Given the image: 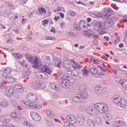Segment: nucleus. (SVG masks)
<instances>
[{"instance_id": "obj_1", "label": "nucleus", "mask_w": 127, "mask_h": 127, "mask_svg": "<svg viewBox=\"0 0 127 127\" xmlns=\"http://www.w3.org/2000/svg\"><path fill=\"white\" fill-rule=\"evenodd\" d=\"M114 22H115V17L111 18L109 19L108 22H106L105 23L101 21H98L95 23V28L97 31H99V34L100 35H103L106 33V27H112V26L114 25Z\"/></svg>"}, {"instance_id": "obj_2", "label": "nucleus", "mask_w": 127, "mask_h": 127, "mask_svg": "<svg viewBox=\"0 0 127 127\" xmlns=\"http://www.w3.org/2000/svg\"><path fill=\"white\" fill-rule=\"evenodd\" d=\"M89 98V94L87 91H84L80 93L75 94L72 98V101L74 103H85L87 98Z\"/></svg>"}, {"instance_id": "obj_3", "label": "nucleus", "mask_w": 127, "mask_h": 127, "mask_svg": "<svg viewBox=\"0 0 127 127\" xmlns=\"http://www.w3.org/2000/svg\"><path fill=\"white\" fill-rule=\"evenodd\" d=\"M94 107L100 114H106L107 111L109 110V106L104 103H96L94 105Z\"/></svg>"}, {"instance_id": "obj_4", "label": "nucleus", "mask_w": 127, "mask_h": 127, "mask_svg": "<svg viewBox=\"0 0 127 127\" xmlns=\"http://www.w3.org/2000/svg\"><path fill=\"white\" fill-rule=\"evenodd\" d=\"M26 59L32 64V67L33 68H40L42 64L37 57H32V56H27L26 57Z\"/></svg>"}, {"instance_id": "obj_5", "label": "nucleus", "mask_w": 127, "mask_h": 127, "mask_svg": "<svg viewBox=\"0 0 127 127\" xmlns=\"http://www.w3.org/2000/svg\"><path fill=\"white\" fill-rule=\"evenodd\" d=\"M85 112L88 114V115H90V116H94L96 117V116H98V114L99 112L98 110L95 108H93L91 106H88L85 108Z\"/></svg>"}, {"instance_id": "obj_6", "label": "nucleus", "mask_w": 127, "mask_h": 127, "mask_svg": "<svg viewBox=\"0 0 127 127\" xmlns=\"http://www.w3.org/2000/svg\"><path fill=\"white\" fill-rule=\"evenodd\" d=\"M76 122H77L79 126H80V127L83 126V125H85V123H86L85 116L82 114H78L76 116Z\"/></svg>"}, {"instance_id": "obj_7", "label": "nucleus", "mask_w": 127, "mask_h": 127, "mask_svg": "<svg viewBox=\"0 0 127 127\" xmlns=\"http://www.w3.org/2000/svg\"><path fill=\"white\" fill-rule=\"evenodd\" d=\"M26 98L29 102H31L32 103H35L37 102L38 100H39L38 96L35 94H33V93H29L26 95Z\"/></svg>"}, {"instance_id": "obj_8", "label": "nucleus", "mask_w": 127, "mask_h": 127, "mask_svg": "<svg viewBox=\"0 0 127 127\" xmlns=\"http://www.w3.org/2000/svg\"><path fill=\"white\" fill-rule=\"evenodd\" d=\"M65 120L66 121L65 122H67V123H77L76 117L73 115L68 114L66 115L65 117Z\"/></svg>"}, {"instance_id": "obj_9", "label": "nucleus", "mask_w": 127, "mask_h": 127, "mask_svg": "<svg viewBox=\"0 0 127 127\" xmlns=\"http://www.w3.org/2000/svg\"><path fill=\"white\" fill-rule=\"evenodd\" d=\"M127 127V123L124 121L118 120L114 123L111 127Z\"/></svg>"}, {"instance_id": "obj_10", "label": "nucleus", "mask_w": 127, "mask_h": 127, "mask_svg": "<svg viewBox=\"0 0 127 127\" xmlns=\"http://www.w3.org/2000/svg\"><path fill=\"white\" fill-rule=\"evenodd\" d=\"M13 93H14V90L13 87L11 86L7 87L5 90V94L8 98H11L13 95Z\"/></svg>"}, {"instance_id": "obj_11", "label": "nucleus", "mask_w": 127, "mask_h": 127, "mask_svg": "<svg viewBox=\"0 0 127 127\" xmlns=\"http://www.w3.org/2000/svg\"><path fill=\"white\" fill-rule=\"evenodd\" d=\"M21 115V113L17 109L15 110L14 112H11L10 114L11 118H13V119H16L17 121L20 120V117H18V116H20Z\"/></svg>"}, {"instance_id": "obj_12", "label": "nucleus", "mask_w": 127, "mask_h": 127, "mask_svg": "<svg viewBox=\"0 0 127 127\" xmlns=\"http://www.w3.org/2000/svg\"><path fill=\"white\" fill-rule=\"evenodd\" d=\"M70 62L71 63V69L73 70H79L82 68V65L76 63L73 60H71Z\"/></svg>"}, {"instance_id": "obj_13", "label": "nucleus", "mask_w": 127, "mask_h": 127, "mask_svg": "<svg viewBox=\"0 0 127 127\" xmlns=\"http://www.w3.org/2000/svg\"><path fill=\"white\" fill-rule=\"evenodd\" d=\"M30 116L35 122H39V121H41V117L36 112H31Z\"/></svg>"}, {"instance_id": "obj_14", "label": "nucleus", "mask_w": 127, "mask_h": 127, "mask_svg": "<svg viewBox=\"0 0 127 127\" xmlns=\"http://www.w3.org/2000/svg\"><path fill=\"white\" fill-rule=\"evenodd\" d=\"M69 84H70V81L64 78L61 79L60 85L63 88L66 89L69 86Z\"/></svg>"}, {"instance_id": "obj_15", "label": "nucleus", "mask_w": 127, "mask_h": 127, "mask_svg": "<svg viewBox=\"0 0 127 127\" xmlns=\"http://www.w3.org/2000/svg\"><path fill=\"white\" fill-rule=\"evenodd\" d=\"M33 87L34 89H38L39 87H41L42 88H46V83H43L41 84L39 81H36L33 83Z\"/></svg>"}, {"instance_id": "obj_16", "label": "nucleus", "mask_w": 127, "mask_h": 127, "mask_svg": "<svg viewBox=\"0 0 127 127\" xmlns=\"http://www.w3.org/2000/svg\"><path fill=\"white\" fill-rule=\"evenodd\" d=\"M21 105L22 106V107H23V108H24V109H33V107H32V104L27 102V101H23L21 103Z\"/></svg>"}, {"instance_id": "obj_17", "label": "nucleus", "mask_w": 127, "mask_h": 127, "mask_svg": "<svg viewBox=\"0 0 127 127\" xmlns=\"http://www.w3.org/2000/svg\"><path fill=\"white\" fill-rule=\"evenodd\" d=\"M41 69L42 72H43V73H46L49 75H50V74H51L52 71L50 69V67H49L48 66L46 65H43Z\"/></svg>"}, {"instance_id": "obj_18", "label": "nucleus", "mask_w": 127, "mask_h": 127, "mask_svg": "<svg viewBox=\"0 0 127 127\" xmlns=\"http://www.w3.org/2000/svg\"><path fill=\"white\" fill-rule=\"evenodd\" d=\"M127 101L125 98H121L120 101L118 104L119 107L120 108H122L123 109H125L127 107Z\"/></svg>"}, {"instance_id": "obj_19", "label": "nucleus", "mask_w": 127, "mask_h": 127, "mask_svg": "<svg viewBox=\"0 0 127 127\" xmlns=\"http://www.w3.org/2000/svg\"><path fill=\"white\" fill-rule=\"evenodd\" d=\"M95 91L97 95H102L103 92H104V87L101 86V85H97L95 88Z\"/></svg>"}, {"instance_id": "obj_20", "label": "nucleus", "mask_w": 127, "mask_h": 127, "mask_svg": "<svg viewBox=\"0 0 127 127\" xmlns=\"http://www.w3.org/2000/svg\"><path fill=\"white\" fill-rule=\"evenodd\" d=\"M12 71V69H11V68L7 67L4 69V72L2 73V76L4 78L8 77V75L10 74Z\"/></svg>"}, {"instance_id": "obj_21", "label": "nucleus", "mask_w": 127, "mask_h": 127, "mask_svg": "<svg viewBox=\"0 0 127 127\" xmlns=\"http://www.w3.org/2000/svg\"><path fill=\"white\" fill-rule=\"evenodd\" d=\"M112 11V9L111 8H107V10L105 13V15H103V18L104 19H110V17L111 16V12Z\"/></svg>"}, {"instance_id": "obj_22", "label": "nucleus", "mask_w": 127, "mask_h": 127, "mask_svg": "<svg viewBox=\"0 0 127 127\" xmlns=\"http://www.w3.org/2000/svg\"><path fill=\"white\" fill-rule=\"evenodd\" d=\"M87 124L89 127H96V123L92 119H88L87 120Z\"/></svg>"}, {"instance_id": "obj_23", "label": "nucleus", "mask_w": 127, "mask_h": 127, "mask_svg": "<svg viewBox=\"0 0 127 127\" xmlns=\"http://www.w3.org/2000/svg\"><path fill=\"white\" fill-rule=\"evenodd\" d=\"M95 122L97 126H102L103 124H104L103 120L99 117H97L95 118Z\"/></svg>"}, {"instance_id": "obj_24", "label": "nucleus", "mask_w": 127, "mask_h": 127, "mask_svg": "<svg viewBox=\"0 0 127 127\" xmlns=\"http://www.w3.org/2000/svg\"><path fill=\"white\" fill-rule=\"evenodd\" d=\"M89 71L91 74L96 75L99 73V69L95 67H91L89 68Z\"/></svg>"}, {"instance_id": "obj_25", "label": "nucleus", "mask_w": 127, "mask_h": 127, "mask_svg": "<svg viewBox=\"0 0 127 127\" xmlns=\"http://www.w3.org/2000/svg\"><path fill=\"white\" fill-rule=\"evenodd\" d=\"M64 67L66 68V70L67 72H70L71 71V70H72V63L69 64L68 63H66L64 62Z\"/></svg>"}, {"instance_id": "obj_26", "label": "nucleus", "mask_w": 127, "mask_h": 127, "mask_svg": "<svg viewBox=\"0 0 127 127\" xmlns=\"http://www.w3.org/2000/svg\"><path fill=\"white\" fill-rule=\"evenodd\" d=\"M71 74L73 77H79V74H80V70L79 69H73L71 70Z\"/></svg>"}, {"instance_id": "obj_27", "label": "nucleus", "mask_w": 127, "mask_h": 127, "mask_svg": "<svg viewBox=\"0 0 127 127\" xmlns=\"http://www.w3.org/2000/svg\"><path fill=\"white\" fill-rule=\"evenodd\" d=\"M77 123L72 122H64V126L65 127H76L75 125Z\"/></svg>"}, {"instance_id": "obj_28", "label": "nucleus", "mask_w": 127, "mask_h": 127, "mask_svg": "<svg viewBox=\"0 0 127 127\" xmlns=\"http://www.w3.org/2000/svg\"><path fill=\"white\" fill-rule=\"evenodd\" d=\"M14 90L18 92H22L23 91V88H22L21 85L17 84L14 86Z\"/></svg>"}, {"instance_id": "obj_29", "label": "nucleus", "mask_w": 127, "mask_h": 127, "mask_svg": "<svg viewBox=\"0 0 127 127\" xmlns=\"http://www.w3.org/2000/svg\"><path fill=\"white\" fill-rule=\"evenodd\" d=\"M119 85H120V86H122L124 88H127V82L125 80H123V79L120 80L119 82Z\"/></svg>"}, {"instance_id": "obj_30", "label": "nucleus", "mask_w": 127, "mask_h": 127, "mask_svg": "<svg viewBox=\"0 0 127 127\" xmlns=\"http://www.w3.org/2000/svg\"><path fill=\"white\" fill-rule=\"evenodd\" d=\"M0 122L1 123H8L9 119H7L5 116H1L0 117Z\"/></svg>"}, {"instance_id": "obj_31", "label": "nucleus", "mask_w": 127, "mask_h": 127, "mask_svg": "<svg viewBox=\"0 0 127 127\" xmlns=\"http://www.w3.org/2000/svg\"><path fill=\"white\" fill-rule=\"evenodd\" d=\"M50 87L53 90H56V91H60L59 86L55 83H51Z\"/></svg>"}, {"instance_id": "obj_32", "label": "nucleus", "mask_w": 127, "mask_h": 127, "mask_svg": "<svg viewBox=\"0 0 127 127\" xmlns=\"http://www.w3.org/2000/svg\"><path fill=\"white\" fill-rule=\"evenodd\" d=\"M121 100V98L120 97H114L112 101L114 104H117L118 106H119V104H120Z\"/></svg>"}, {"instance_id": "obj_33", "label": "nucleus", "mask_w": 127, "mask_h": 127, "mask_svg": "<svg viewBox=\"0 0 127 127\" xmlns=\"http://www.w3.org/2000/svg\"><path fill=\"white\" fill-rule=\"evenodd\" d=\"M83 34L85 35V36H86V37H89V38H91V37H93V36L92 33L90 32V31H84Z\"/></svg>"}, {"instance_id": "obj_34", "label": "nucleus", "mask_w": 127, "mask_h": 127, "mask_svg": "<svg viewBox=\"0 0 127 127\" xmlns=\"http://www.w3.org/2000/svg\"><path fill=\"white\" fill-rule=\"evenodd\" d=\"M105 119L106 121H111L113 119V115L111 113H107L105 116Z\"/></svg>"}, {"instance_id": "obj_35", "label": "nucleus", "mask_w": 127, "mask_h": 127, "mask_svg": "<svg viewBox=\"0 0 127 127\" xmlns=\"http://www.w3.org/2000/svg\"><path fill=\"white\" fill-rule=\"evenodd\" d=\"M0 106L2 108H6V107H8V102L6 101H0Z\"/></svg>"}, {"instance_id": "obj_36", "label": "nucleus", "mask_w": 127, "mask_h": 127, "mask_svg": "<svg viewBox=\"0 0 127 127\" xmlns=\"http://www.w3.org/2000/svg\"><path fill=\"white\" fill-rule=\"evenodd\" d=\"M53 64L55 66H57L58 65H60L62 63L61 62V60L60 59H55L54 60Z\"/></svg>"}, {"instance_id": "obj_37", "label": "nucleus", "mask_w": 127, "mask_h": 127, "mask_svg": "<svg viewBox=\"0 0 127 127\" xmlns=\"http://www.w3.org/2000/svg\"><path fill=\"white\" fill-rule=\"evenodd\" d=\"M13 56L14 57H15L16 59H21V58L23 57V55H21L18 53L13 54Z\"/></svg>"}, {"instance_id": "obj_38", "label": "nucleus", "mask_w": 127, "mask_h": 127, "mask_svg": "<svg viewBox=\"0 0 127 127\" xmlns=\"http://www.w3.org/2000/svg\"><path fill=\"white\" fill-rule=\"evenodd\" d=\"M10 103L11 105H12L13 107H14L15 108H17V107H18L19 106L18 103H17V101H16L14 99H11Z\"/></svg>"}, {"instance_id": "obj_39", "label": "nucleus", "mask_w": 127, "mask_h": 127, "mask_svg": "<svg viewBox=\"0 0 127 127\" xmlns=\"http://www.w3.org/2000/svg\"><path fill=\"white\" fill-rule=\"evenodd\" d=\"M7 83H13V82L15 81V79L14 78L7 76L6 77H5Z\"/></svg>"}, {"instance_id": "obj_40", "label": "nucleus", "mask_w": 127, "mask_h": 127, "mask_svg": "<svg viewBox=\"0 0 127 127\" xmlns=\"http://www.w3.org/2000/svg\"><path fill=\"white\" fill-rule=\"evenodd\" d=\"M32 106L33 107V108H31L32 109H36V110H38V109H41L42 108V105L39 104H32Z\"/></svg>"}, {"instance_id": "obj_41", "label": "nucleus", "mask_w": 127, "mask_h": 127, "mask_svg": "<svg viewBox=\"0 0 127 127\" xmlns=\"http://www.w3.org/2000/svg\"><path fill=\"white\" fill-rule=\"evenodd\" d=\"M90 60H91V61L93 63V64H95L96 65H98V64H100V61H99L98 59H95L93 57L90 58Z\"/></svg>"}, {"instance_id": "obj_42", "label": "nucleus", "mask_w": 127, "mask_h": 127, "mask_svg": "<svg viewBox=\"0 0 127 127\" xmlns=\"http://www.w3.org/2000/svg\"><path fill=\"white\" fill-rule=\"evenodd\" d=\"M23 125L25 127H33V125L31 124V123L27 122V121H25L23 122Z\"/></svg>"}, {"instance_id": "obj_43", "label": "nucleus", "mask_w": 127, "mask_h": 127, "mask_svg": "<svg viewBox=\"0 0 127 127\" xmlns=\"http://www.w3.org/2000/svg\"><path fill=\"white\" fill-rule=\"evenodd\" d=\"M82 72L83 76H85V77H88V76H89V71L86 68L82 69Z\"/></svg>"}, {"instance_id": "obj_44", "label": "nucleus", "mask_w": 127, "mask_h": 127, "mask_svg": "<svg viewBox=\"0 0 127 127\" xmlns=\"http://www.w3.org/2000/svg\"><path fill=\"white\" fill-rule=\"evenodd\" d=\"M85 23V20H80L79 22V27L80 28H82V27H86V26L84 25Z\"/></svg>"}, {"instance_id": "obj_45", "label": "nucleus", "mask_w": 127, "mask_h": 127, "mask_svg": "<svg viewBox=\"0 0 127 127\" xmlns=\"http://www.w3.org/2000/svg\"><path fill=\"white\" fill-rule=\"evenodd\" d=\"M11 13L10 12H7L6 10L2 11V16H8L10 15Z\"/></svg>"}, {"instance_id": "obj_46", "label": "nucleus", "mask_w": 127, "mask_h": 127, "mask_svg": "<svg viewBox=\"0 0 127 127\" xmlns=\"http://www.w3.org/2000/svg\"><path fill=\"white\" fill-rule=\"evenodd\" d=\"M6 6H7V7H9L10 8H12V9H15V7L13 6V4L12 3L10 2H6L5 3Z\"/></svg>"}, {"instance_id": "obj_47", "label": "nucleus", "mask_w": 127, "mask_h": 127, "mask_svg": "<svg viewBox=\"0 0 127 127\" xmlns=\"http://www.w3.org/2000/svg\"><path fill=\"white\" fill-rule=\"evenodd\" d=\"M90 16L93 17V18H96V17H98L99 18V17H101L100 14H96L95 13H91L90 14Z\"/></svg>"}, {"instance_id": "obj_48", "label": "nucleus", "mask_w": 127, "mask_h": 127, "mask_svg": "<svg viewBox=\"0 0 127 127\" xmlns=\"http://www.w3.org/2000/svg\"><path fill=\"white\" fill-rule=\"evenodd\" d=\"M39 12L41 14H42V13H46V9H45V8H40L39 9Z\"/></svg>"}, {"instance_id": "obj_49", "label": "nucleus", "mask_w": 127, "mask_h": 127, "mask_svg": "<svg viewBox=\"0 0 127 127\" xmlns=\"http://www.w3.org/2000/svg\"><path fill=\"white\" fill-rule=\"evenodd\" d=\"M68 14L71 15V16L74 17L76 15V12L70 10L68 11Z\"/></svg>"}, {"instance_id": "obj_50", "label": "nucleus", "mask_w": 127, "mask_h": 127, "mask_svg": "<svg viewBox=\"0 0 127 127\" xmlns=\"http://www.w3.org/2000/svg\"><path fill=\"white\" fill-rule=\"evenodd\" d=\"M46 114H47V116H48L49 117H51V116H52V115H53V112H51L50 111V110L47 109L46 110Z\"/></svg>"}, {"instance_id": "obj_51", "label": "nucleus", "mask_w": 127, "mask_h": 127, "mask_svg": "<svg viewBox=\"0 0 127 127\" xmlns=\"http://www.w3.org/2000/svg\"><path fill=\"white\" fill-rule=\"evenodd\" d=\"M6 88V86L4 83H0V90H3V89H5Z\"/></svg>"}, {"instance_id": "obj_52", "label": "nucleus", "mask_w": 127, "mask_h": 127, "mask_svg": "<svg viewBox=\"0 0 127 127\" xmlns=\"http://www.w3.org/2000/svg\"><path fill=\"white\" fill-rule=\"evenodd\" d=\"M46 40H55V38L53 37L47 36L45 38Z\"/></svg>"}, {"instance_id": "obj_53", "label": "nucleus", "mask_w": 127, "mask_h": 127, "mask_svg": "<svg viewBox=\"0 0 127 127\" xmlns=\"http://www.w3.org/2000/svg\"><path fill=\"white\" fill-rule=\"evenodd\" d=\"M45 24H48V20L47 19H45L42 22L43 25H45Z\"/></svg>"}, {"instance_id": "obj_54", "label": "nucleus", "mask_w": 127, "mask_h": 127, "mask_svg": "<svg viewBox=\"0 0 127 127\" xmlns=\"http://www.w3.org/2000/svg\"><path fill=\"white\" fill-rule=\"evenodd\" d=\"M120 42V38L117 37V39L115 40V44H118Z\"/></svg>"}, {"instance_id": "obj_55", "label": "nucleus", "mask_w": 127, "mask_h": 127, "mask_svg": "<svg viewBox=\"0 0 127 127\" xmlns=\"http://www.w3.org/2000/svg\"><path fill=\"white\" fill-rule=\"evenodd\" d=\"M39 78H43V79H48V76L47 75H46L45 77H43V75L42 74L40 75Z\"/></svg>"}, {"instance_id": "obj_56", "label": "nucleus", "mask_w": 127, "mask_h": 127, "mask_svg": "<svg viewBox=\"0 0 127 127\" xmlns=\"http://www.w3.org/2000/svg\"><path fill=\"white\" fill-rule=\"evenodd\" d=\"M51 32H53L54 33H56V30L54 28V27H52V29L50 30Z\"/></svg>"}, {"instance_id": "obj_57", "label": "nucleus", "mask_w": 127, "mask_h": 127, "mask_svg": "<svg viewBox=\"0 0 127 127\" xmlns=\"http://www.w3.org/2000/svg\"><path fill=\"white\" fill-rule=\"evenodd\" d=\"M112 72L115 75H118V70H116L115 69H113L112 70Z\"/></svg>"}, {"instance_id": "obj_58", "label": "nucleus", "mask_w": 127, "mask_h": 127, "mask_svg": "<svg viewBox=\"0 0 127 127\" xmlns=\"http://www.w3.org/2000/svg\"><path fill=\"white\" fill-rule=\"evenodd\" d=\"M59 14L61 18H64V17H65L64 13L62 12H60Z\"/></svg>"}, {"instance_id": "obj_59", "label": "nucleus", "mask_w": 127, "mask_h": 127, "mask_svg": "<svg viewBox=\"0 0 127 127\" xmlns=\"http://www.w3.org/2000/svg\"><path fill=\"white\" fill-rule=\"evenodd\" d=\"M67 34L68 35H70V36H75V34H73V32H68L67 33Z\"/></svg>"}, {"instance_id": "obj_60", "label": "nucleus", "mask_w": 127, "mask_h": 127, "mask_svg": "<svg viewBox=\"0 0 127 127\" xmlns=\"http://www.w3.org/2000/svg\"><path fill=\"white\" fill-rule=\"evenodd\" d=\"M104 39H105V40H106V41H109V40H110V37H108V36H104Z\"/></svg>"}, {"instance_id": "obj_61", "label": "nucleus", "mask_w": 127, "mask_h": 127, "mask_svg": "<svg viewBox=\"0 0 127 127\" xmlns=\"http://www.w3.org/2000/svg\"><path fill=\"white\" fill-rule=\"evenodd\" d=\"M113 8L115 9L116 10H118L119 9V7H118L117 5H114L113 6Z\"/></svg>"}, {"instance_id": "obj_62", "label": "nucleus", "mask_w": 127, "mask_h": 127, "mask_svg": "<svg viewBox=\"0 0 127 127\" xmlns=\"http://www.w3.org/2000/svg\"><path fill=\"white\" fill-rule=\"evenodd\" d=\"M26 39L28 41H31V40H32V38L28 36Z\"/></svg>"}, {"instance_id": "obj_63", "label": "nucleus", "mask_w": 127, "mask_h": 127, "mask_svg": "<svg viewBox=\"0 0 127 127\" xmlns=\"http://www.w3.org/2000/svg\"><path fill=\"white\" fill-rule=\"evenodd\" d=\"M114 61L116 62V63H119L120 62V60L117 58H115L114 59Z\"/></svg>"}, {"instance_id": "obj_64", "label": "nucleus", "mask_w": 127, "mask_h": 127, "mask_svg": "<svg viewBox=\"0 0 127 127\" xmlns=\"http://www.w3.org/2000/svg\"><path fill=\"white\" fill-rule=\"evenodd\" d=\"M124 47V44L123 43H121L119 45V48H123Z\"/></svg>"}]
</instances>
